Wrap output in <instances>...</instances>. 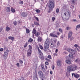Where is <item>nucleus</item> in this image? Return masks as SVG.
Listing matches in <instances>:
<instances>
[{
	"mask_svg": "<svg viewBox=\"0 0 80 80\" xmlns=\"http://www.w3.org/2000/svg\"><path fill=\"white\" fill-rule=\"evenodd\" d=\"M3 48H1L0 49V52H2V51H3Z\"/></svg>",
	"mask_w": 80,
	"mask_h": 80,
	"instance_id": "6e6d98bb",
	"label": "nucleus"
},
{
	"mask_svg": "<svg viewBox=\"0 0 80 80\" xmlns=\"http://www.w3.org/2000/svg\"><path fill=\"white\" fill-rule=\"evenodd\" d=\"M50 73L51 75H52V74H53V72H52V71H50Z\"/></svg>",
	"mask_w": 80,
	"mask_h": 80,
	"instance_id": "0e129e2a",
	"label": "nucleus"
},
{
	"mask_svg": "<svg viewBox=\"0 0 80 80\" xmlns=\"http://www.w3.org/2000/svg\"><path fill=\"white\" fill-rule=\"evenodd\" d=\"M45 64H46V65H47L48 64V62H45Z\"/></svg>",
	"mask_w": 80,
	"mask_h": 80,
	"instance_id": "680f3d73",
	"label": "nucleus"
},
{
	"mask_svg": "<svg viewBox=\"0 0 80 80\" xmlns=\"http://www.w3.org/2000/svg\"><path fill=\"white\" fill-rule=\"evenodd\" d=\"M11 11L12 13H15V10L14 9H13V7H11Z\"/></svg>",
	"mask_w": 80,
	"mask_h": 80,
	"instance_id": "6ab92c4d",
	"label": "nucleus"
},
{
	"mask_svg": "<svg viewBox=\"0 0 80 80\" xmlns=\"http://www.w3.org/2000/svg\"><path fill=\"white\" fill-rule=\"evenodd\" d=\"M72 54L74 55L76 53H77V51L76 50L72 49L71 50V52Z\"/></svg>",
	"mask_w": 80,
	"mask_h": 80,
	"instance_id": "f8f14e48",
	"label": "nucleus"
},
{
	"mask_svg": "<svg viewBox=\"0 0 80 80\" xmlns=\"http://www.w3.org/2000/svg\"><path fill=\"white\" fill-rule=\"evenodd\" d=\"M58 52V49H56L55 52H56V53H57Z\"/></svg>",
	"mask_w": 80,
	"mask_h": 80,
	"instance_id": "864d4df0",
	"label": "nucleus"
},
{
	"mask_svg": "<svg viewBox=\"0 0 80 80\" xmlns=\"http://www.w3.org/2000/svg\"><path fill=\"white\" fill-rule=\"evenodd\" d=\"M28 15V13L27 12H23L21 14V16L23 17H27Z\"/></svg>",
	"mask_w": 80,
	"mask_h": 80,
	"instance_id": "1a4fd4ad",
	"label": "nucleus"
},
{
	"mask_svg": "<svg viewBox=\"0 0 80 80\" xmlns=\"http://www.w3.org/2000/svg\"><path fill=\"white\" fill-rule=\"evenodd\" d=\"M48 58H49L50 59H52V56L50 55H48Z\"/></svg>",
	"mask_w": 80,
	"mask_h": 80,
	"instance_id": "79ce46f5",
	"label": "nucleus"
},
{
	"mask_svg": "<svg viewBox=\"0 0 80 80\" xmlns=\"http://www.w3.org/2000/svg\"><path fill=\"white\" fill-rule=\"evenodd\" d=\"M28 47H29V50H32V46H31V45H29Z\"/></svg>",
	"mask_w": 80,
	"mask_h": 80,
	"instance_id": "37998d69",
	"label": "nucleus"
},
{
	"mask_svg": "<svg viewBox=\"0 0 80 80\" xmlns=\"http://www.w3.org/2000/svg\"><path fill=\"white\" fill-rule=\"evenodd\" d=\"M3 30V28H0V32H2V30Z\"/></svg>",
	"mask_w": 80,
	"mask_h": 80,
	"instance_id": "5fc2aeb1",
	"label": "nucleus"
},
{
	"mask_svg": "<svg viewBox=\"0 0 80 80\" xmlns=\"http://www.w3.org/2000/svg\"><path fill=\"white\" fill-rule=\"evenodd\" d=\"M74 47H76V48H77V47H78V45L77 44H75L74 45Z\"/></svg>",
	"mask_w": 80,
	"mask_h": 80,
	"instance_id": "09e8293b",
	"label": "nucleus"
},
{
	"mask_svg": "<svg viewBox=\"0 0 80 80\" xmlns=\"http://www.w3.org/2000/svg\"><path fill=\"white\" fill-rule=\"evenodd\" d=\"M34 23L35 25H36L37 26H38L39 25V24L37 22H35L34 21Z\"/></svg>",
	"mask_w": 80,
	"mask_h": 80,
	"instance_id": "393cba45",
	"label": "nucleus"
},
{
	"mask_svg": "<svg viewBox=\"0 0 80 80\" xmlns=\"http://www.w3.org/2000/svg\"><path fill=\"white\" fill-rule=\"evenodd\" d=\"M37 32V31L35 29H33L32 32V33L33 34H35Z\"/></svg>",
	"mask_w": 80,
	"mask_h": 80,
	"instance_id": "5701e85b",
	"label": "nucleus"
},
{
	"mask_svg": "<svg viewBox=\"0 0 80 80\" xmlns=\"http://www.w3.org/2000/svg\"><path fill=\"white\" fill-rule=\"evenodd\" d=\"M35 36H36V37H38V36H39V35H40V33H39L38 32H37V33H35Z\"/></svg>",
	"mask_w": 80,
	"mask_h": 80,
	"instance_id": "c85d7f7f",
	"label": "nucleus"
},
{
	"mask_svg": "<svg viewBox=\"0 0 80 80\" xmlns=\"http://www.w3.org/2000/svg\"><path fill=\"white\" fill-rule=\"evenodd\" d=\"M16 65L18 67V68H19L20 67V63H17L16 64Z\"/></svg>",
	"mask_w": 80,
	"mask_h": 80,
	"instance_id": "4c0bfd02",
	"label": "nucleus"
},
{
	"mask_svg": "<svg viewBox=\"0 0 80 80\" xmlns=\"http://www.w3.org/2000/svg\"><path fill=\"white\" fill-rule=\"evenodd\" d=\"M35 11L37 13H39L40 12V10L39 9H36Z\"/></svg>",
	"mask_w": 80,
	"mask_h": 80,
	"instance_id": "f704fd0d",
	"label": "nucleus"
},
{
	"mask_svg": "<svg viewBox=\"0 0 80 80\" xmlns=\"http://www.w3.org/2000/svg\"><path fill=\"white\" fill-rule=\"evenodd\" d=\"M33 41V39L32 38H30L28 41V43H31V42H32Z\"/></svg>",
	"mask_w": 80,
	"mask_h": 80,
	"instance_id": "dca6fc26",
	"label": "nucleus"
},
{
	"mask_svg": "<svg viewBox=\"0 0 80 80\" xmlns=\"http://www.w3.org/2000/svg\"><path fill=\"white\" fill-rule=\"evenodd\" d=\"M42 38H41V37H38V42H42Z\"/></svg>",
	"mask_w": 80,
	"mask_h": 80,
	"instance_id": "a211bd4d",
	"label": "nucleus"
},
{
	"mask_svg": "<svg viewBox=\"0 0 80 80\" xmlns=\"http://www.w3.org/2000/svg\"><path fill=\"white\" fill-rule=\"evenodd\" d=\"M57 65L58 66L60 67L61 66V61H58L57 62Z\"/></svg>",
	"mask_w": 80,
	"mask_h": 80,
	"instance_id": "4468645a",
	"label": "nucleus"
},
{
	"mask_svg": "<svg viewBox=\"0 0 80 80\" xmlns=\"http://www.w3.org/2000/svg\"><path fill=\"white\" fill-rule=\"evenodd\" d=\"M35 19H36V20H37V21H38H38H39V20H38V18L36 17Z\"/></svg>",
	"mask_w": 80,
	"mask_h": 80,
	"instance_id": "13d9d810",
	"label": "nucleus"
},
{
	"mask_svg": "<svg viewBox=\"0 0 80 80\" xmlns=\"http://www.w3.org/2000/svg\"><path fill=\"white\" fill-rule=\"evenodd\" d=\"M53 41L54 42V43H57V40L55 39H53Z\"/></svg>",
	"mask_w": 80,
	"mask_h": 80,
	"instance_id": "3c124183",
	"label": "nucleus"
},
{
	"mask_svg": "<svg viewBox=\"0 0 80 80\" xmlns=\"http://www.w3.org/2000/svg\"><path fill=\"white\" fill-rule=\"evenodd\" d=\"M33 80H38V78L37 76V72H35L34 74L33 78Z\"/></svg>",
	"mask_w": 80,
	"mask_h": 80,
	"instance_id": "423d86ee",
	"label": "nucleus"
},
{
	"mask_svg": "<svg viewBox=\"0 0 80 80\" xmlns=\"http://www.w3.org/2000/svg\"><path fill=\"white\" fill-rule=\"evenodd\" d=\"M41 68L43 72L44 71H45V68H44V67L43 68Z\"/></svg>",
	"mask_w": 80,
	"mask_h": 80,
	"instance_id": "4d7b16f0",
	"label": "nucleus"
},
{
	"mask_svg": "<svg viewBox=\"0 0 80 80\" xmlns=\"http://www.w3.org/2000/svg\"><path fill=\"white\" fill-rule=\"evenodd\" d=\"M71 29H72V28L69 27H67L66 28V30H71Z\"/></svg>",
	"mask_w": 80,
	"mask_h": 80,
	"instance_id": "473e14b6",
	"label": "nucleus"
},
{
	"mask_svg": "<svg viewBox=\"0 0 80 80\" xmlns=\"http://www.w3.org/2000/svg\"><path fill=\"white\" fill-rule=\"evenodd\" d=\"M54 55H55L56 56H57V53L56 52V53H54Z\"/></svg>",
	"mask_w": 80,
	"mask_h": 80,
	"instance_id": "774afa93",
	"label": "nucleus"
},
{
	"mask_svg": "<svg viewBox=\"0 0 80 80\" xmlns=\"http://www.w3.org/2000/svg\"><path fill=\"white\" fill-rule=\"evenodd\" d=\"M54 69H55V66H54V65H53L52 66V70H54Z\"/></svg>",
	"mask_w": 80,
	"mask_h": 80,
	"instance_id": "052dcab7",
	"label": "nucleus"
},
{
	"mask_svg": "<svg viewBox=\"0 0 80 80\" xmlns=\"http://www.w3.org/2000/svg\"><path fill=\"white\" fill-rule=\"evenodd\" d=\"M39 46H40L39 48H40L41 49V50H42V49H43V47H42V46L41 45H40Z\"/></svg>",
	"mask_w": 80,
	"mask_h": 80,
	"instance_id": "58836bf2",
	"label": "nucleus"
},
{
	"mask_svg": "<svg viewBox=\"0 0 80 80\" xmlns=\"http://www.w3.org/2000/svg\"><path fill=\"white\" fill-rule=\"evenodd\" d=\"M48 6L49 8L48 13H51L53 9L55 8V3L53 0H49V3H47L46 6Z\"/></svg>",
	"mask_w": 80,
	"mask_h": 80,
	"instance_id": "f257e3e1",
	"label": "nucleus"
},
{
	"mask_svg": "<svg viewBox=\"0 0 80 80\" xmlns=\"http://www.w3.org/2000/svg\"><path fill=\"white\" fill-rule=\"evenodd\" d=\"M38 53H41L42 52V51L40 50V49H39V48L38 47Z\"/></svg>",
	"mask_w": 80,
	"mask_h": 80,
	"instance_id": "a18cd8bd",
	"label": "nucleus"
},
{
	"mask_svg": "<svg viewBox=\"0 0 80 80\" xmlns=\"http://www.w3.org/2000/svg\"><path fill=\"white\" fill-rule=\"evenodd\" d=\"M50 46L51 47H54V45H53V44L51 43L50 44Z\"/></svg>",
	"mask_w": 80,
	"mask_h": 80,
	"instance_id": "49530a36",
	"label": "nucleus"
},
{
	"mask_svg": "<svg viewBox=\"0 0 80 80\" xmlns=\"http://www.w3.org/2000/svg\"><path fill=\"white\" fill-rule=\"evenodd\" d=\"M49 43V40L47 39V40L45 42L44 46V50L45 51H47V49L48 48H49V45H48Z\"/></svg>",
	"mask_w": 80,
	"mask_h": 80,
	"instance_id": "f03ea898",
	"label": "nucleus"
},
{
	"mask_svg": "<svg viewBox=\"0 0 80 80\" xmlns=\"http://www.w3.org/2000/svg\"><path fill=\"white\" fill-rule=\"evenodd\" d=\"M75 74L74 73H72V77H73V75H74V77H75Z\"/></svg>",
	"mask_w": 80,
	"mask_h": 80,
	"instance_id": "69168bd1",
	"label": "nucleus"
},
{
	"mask_svg": "<svg viewBox=\"0 0 80 80\" xmlns=\"http://www.w3.org/2000/svg\"><path fill=\"white\" fill-rule=\"evenodd\" d=\"M13 23L14 24V25H15V26H16V25H17V21H15L13 22Z\"/></svg>",
	"mask_w": 80,
	"mask_h": 80,
	"instance_id": "a19ab883",
	"label": "nucleus"
},
{
	"mask_svg": "<svg viewBox=\"0 0 80 80\" xmlns=\"http://www.w3.org/2000/svg\"><path fill=\"white\" fill-rule=\"evenodd\" d=\"M66 63L69 65L71 64V61L68 59H66Z\"/></svg>",
	"mask_w": 80,
	"mask_h": 80,
	"instance_id": "9b49d317",
	"label": "nucleus"
},
{
	"mask_svg": "<svg viewBox=\"0 0 80 80\" xmlns=\"http://www.w3.org/2000/svg\"><path fill=\"white\" fill-rule=\"evenodd\" d=\"M6 30L7 32H8L10 30V28L9 27L7 26L6 28Z\"/></svg>",
	"mask_w": 80,
	"mask_h": 80,
	"instance_id": "a878e982",
	"label": "nucleus"
},
{
	"mask_svg": "<svg viewBox=\"0 0 80 80\" xmlns=\"http://www.w3.org/2000/svg\"><path fill=\"white\" fill-rule=\"evenodd\" d=\"M19 3L21 4V5H23V1H20L19 2Z\"/></svg>",
	"mask_w": 80,
	"mask_h": 80,
	"instance_id": "2f4dec72",
	"label": "nucleus"
},
{
	"mask_svg": "<svg viewBox=\"0 0 80 80\" xmlns=\"http://www.w3.org/2000/svg\"><path fill=\"white\" fill-rule=\"evenodd\" d=\"M50 36L51 37H57V36L56 35L53 34L52 33H51L50 34Z\"/></svg>",
	"mask_w": 80,
	"mask_h": 80,
	"instance_id": "2eb2a0df",
	"label": "nucleus"
},
{
	"mask_svg": "<svg viewBox=\"0 0 80 80\" xmlns=\"http://www.w3.org/2000/svg\"><path fill=\"white\" fill-rule=\"evenodd\" d=\"M8 38L10 40H12V41H13V40H14L15 38L13 37H12V36H9L8 37Z\"/></svg>",
	"mask_w": 80,
	"mask_h": 80,
	"instance_id": "f3484780",
	"label": "nucleus"
},
{
	"mask_svg": "<svg viewBox=\"0 0 80 80\" xmlns=\"http://www.w3.org/2000/svg\"><path fill=\"white\" fill-rule=\"evenodd\" d=\"M9 52V50L8 49H5L3 55V58L6 60L7 58L8 57V53Z\"/></svg>",
	"mask_w": 80,
	"mask_h": 80,
	"instance_id": "7ed1b4c3",
	"label": "nucleus"
},
{
	"mask_svg": "<svg viewBox=\"0 0 80 80\" xmlns=\"http://www.w3.org/2000/svg\"><path fill=\"white\" fill-rule=\"evenodd\" d=\"M38 75L39 77V78H43V76H44V75L43 74V73L42 71H40L38 72Z\"/></svg>",
	"mask_w": 80,
	"mask_h": 80,
	"instance_id": "20e7f679",
	"label": "nucleus"
},
{
	"mask_svg": "<svg viewBox=\"0 0 80 80\" xmlns=\"http://www.w3.org/2000/svg\"><path fill=\"white\" fill-rule=\"evenodd\" d=\"M76 28H80V24L77 25L76 26Z\"/></svg>",
	"mask_w": 80,
	"mask_h": 80,
	"instance_id": "de8ad7c7",
	"label": "nucleus"
},
{
	"mask_svg": "<svg viewBox=\"0 0 80 80\" xmlns=\"http://www.w3.org/2000/svg\"><path fill=\"white\" fill-rule=\"evenodd\" d=\"M72 50V49L70 48H68L67 49V51L68 52H69V53H71Z\"/></svg>",
	"mask_w": 80,
	"mask_h": 80,
	"instance_id": "412c9836",
	"label": "nucleus"
},
{
	"mask_svg": "<svg viewBox=\"0 0 80 80\" xmlns=\"http://www.w3.org/2000/svg\"><path fill=\"white\" fill-rule=\"evenodd\" d=\"M43 67H44V66H43V64H42L41 65V68H43Z\"/></svg>",
	"mask_w": 80,
	"mask_h": 80,
	"instance_id": "e2e57ef3",
	"label": "nucleus"
},
{
	"mask_svg": "<svg viewBox=\"0 0 80 80\" xmlns=\"http://www.w3.org/2000/svg\"><path fill=\"white\" fill-rule=\"evenodd\" d=\"M19 63H20L21 65H22H22H23V60H19Z\"/></svg>",
	"mask_w": 80,
	"mask_h": 80,
	"instance_id": "aec40b11",
	"label": "nucleus"
},
{
	"mask_svg": "<svg viewBox=\"0 0 80 80\" xmlns=\"http://www.w3.org/2000/svg\"><path fill=\"white\" fill-rule=\"evenodd\" d=\"M72 2L73 4L75 5V0H72Z\"/></svg>",
	"mask_w": 80,
	"mask_h": 80,
	"instance_id": "c03bdc74",
	"label": "nucleus"
},
{
	"mask_svg": "<svg viewBox=\"0 0 80 80\" xmlns=\"http://www.w3.org/2000/svg\"><path fill=\"white\" fill-rule=\"evenodd\" d=\"M70 73L69 72H66V75L67 77H68V76H70Z\"/></svg>",
	"mask_w": 80,
	"mask_h": 80,
	"instance_id": "7c9ffc66",
	"label": "nucleus"
},
{
	"mask_svg": "<svg viewBox=\"0 0 80 80\" xmlns=\"http://www.w3.org/2000/svg\"><path fill=\"white\" fill-rule=\"evenodd\" d=\"M6 12H8V13H9L10 12V11H11V10L10 9V8L9 7H7L6 8Z\"/></svg>",
	"mask_w": 80,
	"mask_h": 80,
	"instance_id": "9d476101",
	"label": "nucleus"
},
{
	"mask_svg": "<svg viewBox=\"0 0 80 80\" xmlns=\"http://www.w3.org/2000/svg\"><path fill=\"white\" fill-rule=\"evenodd\" d=\"M69 58H73V54H69Z\"/></svg>",
	"mask_w": 80,
	"mask_h": 80,
	"instance_id": "bb28decb",
	"label": "nucleus"
},
{
	"mask_svg": "<svg viewBox=\"0 0 80 80\" xmlns=\"http://www.w3.org/2000/svg\"><path fill=\"white\" fill-rule=\"evenodd\" d=\"M59 31L60 32V33H62L63 32V30H62V29L61 28H59Z\"/></svg>",
	"mask_w": 80,
	"mask_h": 80,
	"instance_id": "c9c22d12",
	"label": "nucleus"
},
{
	"mask_svg": "<svg viewBox=\"0 0 80 80\" xmlns=\"http://www.w3.org/2000/svg\"><path fill=\"white\" fill-rule=\"evenodd\" d=\"M71 70L72 71H75L76 70L77 68V67L75 66V65H71Z\"/></svg>",
	"mask_w": 80,
	"mask_h": 80,
	"instance_id": "39448f33",
	"label": "nucleus"
},
{
	"mask_svg": "<svg viewBox=\"0 0 80 80\" xmlns=\"http://www.w3.org/2000/svg\"><path fill=\"white\" fill-rule=\"evenodd\" d=\"M73 40V37H71V38H70V40L71 41H72V40Z\"/></svg>",
	"mask_w": 80,
	"mask_h": 80,
	"instance_id": "8fccbe9b",
	"label": "nucleus"
},
{
	"mask_svg": "<svg viewBox=\"0 0 80 80\" xmlns=\"http://www.w3.org/2000/svg\"><path fill=\"white\" fill-rule=\"evenodd\" d=\"M39 53V57L43 55V53H42V52H40L39 53Z\"/></svg>",
	"mask_w": 80,
	"mask_h": 80,
	"instance_id": "ea45409f",
	"label": "nucleus"
},
{
	"mask_svg": "<svg viewBox=\"0 0 80 80\" xmlns=\"http://www.w3.org/2000/svg\"><path fill=\"white\" fill-rule=\"evenodd\" d=\"M55 17H52V20H53V21H54V20H55Z\"/></svg>",
	"mask_w": 80,
	"mask_h": 80,
	"instance_id": "bf43d9fd",
	"label": "nucleus"
},
{
	"mask_svg": "<svg viewBox=\"0 0 80 80\" xmlns=\"http://www.w3.org/2000/svg\"><path fill=\"white\" fill-rule=\"evenodd\" d=\"M72 32H69L68 34V38H70L71 37H72Z\"/></svg>",
	"mask_w": 80,
	"mask_h": 80,
	"instance_id": "ddd939ff",
	"label": "nucleus"
},
{
	"mask_svg": "<svg viewBox=\"0 0 80 80\" xmlns=\"http://www.w3.org/2000/svg\"><path fill=\"white\" fill-rule=\"evenodd\" d=\"M32 51L31 49L28 50L27 52V57H30L31 56L32 54Z\"/></svg>",
	"mask_w": 80,
	"mask_h": 80,
	"instance_id": "6e6552de",
	"label": "nucleus"
},
{
	"mask_svg": "<svg viewBox=\"0 0 80 80\" xmlns=\"http://www.w3.org/2000/svg\"><path fill=\"white\" fill-rule=\"evenodd\" d=\"M27 45H28V42H26L24 46V48H26V47H27Z\"/></svg>",
	"mask_w": 80,
	"mask_h": 80,
	"instance_id": "e433bc0d",
	"label": "nucleus"
},
{
	"mask_svg": "<svg viewBox=\"0 0 80 80\" xmlns=\"http://www.w3.org/2000/svg\"><path fill=\"white\" fill-rule=\"evenodd\" d=\"M39 58H40L41 60H44V57H43V55H42V56H39Z\"/></svg>",
	"mask_w": 80,
	"mask_h": 80,
	"instance_id": "4be33fe9",
	"label": "nucleus"
},
{
	"mask_svg": "<svg viewBox=\"0 0 80 80\" xmlns=\"http://www.w3.org/2000/svg\"><path fill=\"white\" fill-rule=\"evenodd\" d=\"M56 12L57 13H58L59 12V9L58 8L56 10Z\"/></svg>",
	"mask_w": 80,
	"mask_h": 80,
	"instance_id": "72a5a7b5",
	"label": "nucleus"
},
{
	"mask_svg": "<svg viewBox=\"0 0 80 80\" xmlns=\"http://www.w3.org/2000/svg\"><path fill=\"white\" fill-rule=\"evenodd\" d=\"M18 80H26V79H24V78L23 77H22L21 78H20Z\"/></svg>",
	"mask_w": 80,
	"mask_h": 80,
	"instance_id": "cd10ccee",
	"label": "nucleus"
},
{
	"mask_svg": "<svg viewBox=\"0 0 80 80\" xmlns=\"http://www.w3.org/2000/svg\"><path fill=\"white\" fill-rule=\"evenodd\" d=\"M72 21H73L74 22H76V21H77V20L76 19H73Z\"/></svg>",
	"mask_w": 80,
	"mask_h": 80,
	"instance_id": "338daca9",
	"label": "nucleus"
},
{
	"mask_svg": "<svg viewBox=\"0 0 80 80\" xmlns=\"http://www.w3.org/2000/svg\"><path fill=\"white\" fill-rule=\"evenodd\" d=\"M67 72H69V73H70L71 72H72L71 65L67 67Z\"/></svg>",
	"mask_w": 80,
	"mask_h": 80,
	"instance_id": "0eeeda50",
	"label": "nucleus"
},
{
	"mask_svg": "<svg viewBox=\"0 0 80 80\" xmlns=\"http://www.w3.org/2000/svg\"><path fill=\"white\" fill-rule=\"evenodd\" d=\"M74 77L76 78H78L79 77V75L77 74H74Z\"/></svg>",
	"mask_w": 80,
	"mask_h": 80,
	"instance_id": "b1692460",
	"label": "nucleus"
},
{
	"mask_svg": "<svg viewBox=\"0 0 80 80\" xmlns=\"http://www.w3.org/2000/svg\"><path fill=\"white\" fill-rule=\"evenodd\" d=\"M26 32L27 33H30V30H29V29L27 28H26Z\"/></svg>",
	"mask_w": 80,
	"mask_h": 80,
	"instance_id": "c756f323",
	"label": "nucleus"
},
{
	"mask_svg": "<svg viewBox=\"0 0 80 80\" xmlns=\"http://www.w3.org/2000/svg\"><path fill=\"white\" fill-rule=\"evenodd\" d=\"M58 46H60V42L59 41L58 42H57Z\"/></svg>",
	"mask_w": 80,
	"mask_h": 80,
	"instance_id": "603ef678",
	"label": "nucleus"
}]
</instances>
